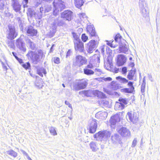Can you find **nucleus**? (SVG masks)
<instances>
[{"instance_id": "nucleus-1", "label": "nucleus", "mask_w": 160, "mask_h": 160, "mask_svg": "<svg viewBox=\"0 0 160 160\" xmlns=\"http://www.w3.org/2000/svg\"><path fill=\"white\" fill-rule=\"evenodd\" d=\"M28 58L30 59L33 62H38L41 59H42L44 57L42 51L39 50L37 52H33L31 51L28 52L27 54Z\"/></svg>"}, {"instance_id": "nucleus-2", "label": "nucleus", "mask_w": 160, "mask_h": 160, "mask_svg": "<svg viewBox=\"0 0 160 160\" xmlns=\"http://www.w3.org/2000/svg\"><path fill=\"white\" fill-rule=\"evenodd\" d=\"M53 4V15L56 16L59 13V11L63 9L65 7L64 2L61 0H54Z\"/></svg>"}, {"instance_id": "nucleus-3", "label": "nucleus", "mask_w": 160, "mask_h": 160, "mask_svg": "<svg viewBox=\"0 0 160 160\" xmlns=\"http://www.w3.org/2000/svg\"><path fill=\"white\" fill-rule=\"evenodd\" d=\"M111 135L110 132L107 130L100 131L94 135V137L97 140L106 141Z\"/></svg>"}, {"instance_id": "nucleus-4", "label": "nucleus", "mask_w": 160, "mask_h": 160, "mask_svg": "<svg viewBox=\"0 0 160 160\" xmlns=\"http://www.w3.org/2000/svg\"><path fill=\"white\" fill-rule=\"evenodd\" d=\"M98 42L97 40H91L87 44V51L88 53H92L97 47Z\"/></svg>"}, {"instance_id": "nucleus-5", "label": "nucleus", "mask_w": 160, "mask_h": 160, "mask_svg": "<svg viewBox=\"0 0 160 160\" xmlns=\"http://www.w3.org/2000/svg\"><path fill=\"white\" fill-rule=\"evenodd\" d=\"M52 7L51 5L46 3L42 6L39 8L40 13L39 15L37 17L38 19H40L42 18V13L48 12L51 10Z\"/></svg>"}, {"instance_id": "nucleus-6", "label": "nucleus", "mask_w": 160, "mask_h": 160, "mask_svg": "<svg viewBox=\"0 0 160 160\" xmlns=\"http://www.w3.org/2000/svg\"><path fill=\"white\" fill-rule=\"evenodd\" d=\"M87 85V82L84 79L78 81L73 86L74 89L76 90L85 88Z\"/></svg>"}, {"instance_id": "nucleus-7", "label": "nucleus", "mask_w": 160, "mask_h": 160, "mask_svg": "<svg viewBox=\"0 0 160 160\" xmlns=\"http://www.w3.org/2000/svg\"><path fill=\"white\" fill-rule=\"evenodd\" d=\"M118 132L122 137H129L131 136L130 130L124 127L118 128L117 129Z\"/></svg>"}, {"instance_id": "nucleus-8", "label": "nucleus", "mask_w": 160, "mask_h": 160, "mask_svg": "<svg viewBox=\"0 0 160 160\" xmlns=\"http://www.w3.org/2000/svg\"><path fill=\"white\" fill-rule=\"evenodd\" d=\"M9 32L7 35V38L10 40H12L15 38L18 35L14 26H9Z\"/></svg>"}, {"instance_id": "nucleus-9", "label": "nucleus", "mask_w": 160, "mask_h": 160, "mask_svg": "<svg viewBox=\"0 0 160 160\" xmlns=\"http://www.w3.org/2000/svg\"><path fill=\"white\" fill-rule=\"evenodd\" d=\"M87 60L85 58L81 55H78L76 56L74 60V64L79 67L85 64Z\"/></svg>"}, {"instance_id": "nucleus-10", "label": "nucleus", "mask_w": 160, "mask_h": 160, "mask_svg": "<svg viewBox=\"0 0 160 160\" xmlns=\"http://www.w3.org/2000/svg\"><path fill=\"white\" fill-rule=\"evenodd\" d=\"M100 54H94L90 58L89 61L94 65L95 67H98L100 62Z\"/></svg>"}, {"instance_id": "nucleus-11", "label": "nucleus", "mask_w": 160, "mask_h": 160, "mask_svg": "<svg viewBox=\"0 0 160 160\" xmlns=\"http://www.w3.org/2000/svg\"><path fill=\"white\" fill-rule=\"evenodd\" d=\"M89 132L91 133H94L96 131L97 126V123L95 119H92L89 121Z\"/></svg>"}, {"instance_id": "nucleus-12", "label": "nucleus", "mask_w": 160, "mask_h": 160, "mask_svg": "<svg viewBox=\"0 0 160 160\" xmlns=\"http://www.w3.org/2000/svg\"><path fill=\"white\" fill-rule=\"evenodd\" d=\"M127 118L133 123H136L138 121V116L136 113L132 114L130 112H128L127 114Z\"/></svg>"}, {"instance_id": "nucleus-13", "label": "nucleus", "mask_w": 160, "mask_h": 160, "mask_svg": "<svg viewBox=\"0 0 160 160\" xmlns=\"http://www.w3.org/2000/svg\"><path fill=\"white\" fill-rule=\"evenodd\" d=\"M72 12L71 11L66 10L62 13L61 17L65 19L66 20L70 21L71 19L72 16Z\"/></svg>"}, {"instance_id": "nucleus-14", "label": "nucleus", "mask_w": 160, "mask_h": 160, "mask_svg": "<svg viewBox=\"0 0 160 160\" xmlns=\"http://www.w3.org/2000/svg\"><path fill=\"white\" fill-rule=\"evenodd\" d=\"M126 61V58L123 55H119L118 56L117 64L118 66L123 65Z\"/></svg>"}, {"instance_id": "nucleus-15", "label": "nucleus", "mask_w": 160, "mask_h": 160, "mask_svg": "<svg viewBox=\"0 0 160 160\" xmlns=\"http://www.w3.org/2000/svg\"><path fill=\"white\" fill-rule=\"evenodd\" d=\"M74 48L76 51L83 52L84 49L83 43L81 41L74 42Z\"/></svg>"}, {"instance_id": "nucleus-16", "label": "nucleus", "mask_w": 160, "mask_h": 160, "mask_svg": "<svg viewBox=\"0 0 160 160\" xmlns=\"http://www.w3.org/2000/svg\"><path fill=\"white\" fill-rule=\"evenodd\" d=\"M87 32L91 36H94L96 38L97 37L96 32L93 25H88L87 28Z\"/></svg>"}, {"instance_id": "nucleus-17", "label": "nucleus", "mask_w": 160, "mask_h": 160, "mask_svg": "<svg viewBox=\"0 0 160 160\" xmlns=\"http://www.w3.org/2000/svg\"><path fill=\"white\" fill-rule=\"evenodd\" d=\"M27 33L31 36H36L37 33V31L34 29L32 26L27 27L26 29Z\"/></svg>"}, {"instance_id": "nucleus-18", "label": "nucleus", "mask_w": 160, "mask_h": 160, "mask_svg": "<svg viewBox=\"0 0 160 160\" xmlns=\"http://www.w3.org/2000/svg\"><path fill=\"white\" fill-rule=\"evenodd\" d=\"M108 114L107 112L105 111H101L97 113L95 116L98 118L104 119L107 117Z\"/></svg>"}, {"instance_id": "nucleus-19", "label": "nucleus", "mask_w": 160, "mask_h": 160, "mask_svg": "<svg viewBox=\"0 0 160 160\" xmlns=\"http://www.w3.org/2000/svg\"><path fill=\"white\" fill-rule=\"evenodd\" d=\"M16 45L17 46L20 50L25 52L26 51V49L24 46V43L20 39H18L16 41Z\"/></svg>"}, {"instance_id": "nucleus-20", "label": "nucleus", "mask_w": 160, "mask_h": 160, "mask_svg": "<svg viewBox=\"0 0 160 160\" xmlns=\"http://www.w3.org/2000/svg\"><path fill=\"white\" fill-rule=\"evenodd\" d=\"M135 72V69H131L129 71L128 73L127 76V78L130 80H132L135 79L136 77Z\"/></svg>"}, {"instance_id": "nucleus-21", "label": "nucleus", "mask_w": 160, "mask_h": 160, "mask_svg": "<svg viewBox=\"0 0 160 160\" xmlns=\"http://www.w3.org/2000/svg\"><path fill=\"white\" fill-rule=\"evenodd\" d=\"M120 120V118L118 115H115L112 116L110 120L111 127H112V125H115L116 122L119 121Z\"/></svg>"}, {"instance_id": "nucleus-22", "label": "nucleus", "mask_w": 160, "mask_h": 160, "mask_svg": "<svg viewBox=\"0 0 160 160\" xmlns=\"http://www.w3.org/2000/svg\"><path fill=\"white\" fill-rule=\"evenodd\" d=\"M25 41L31 49L34 50L36 48V45L30 39L27 38H25Z\"/></svg>"}, {"instance_id": "nucleus-23", "label": "nucleus", "mask_w": 160, "mask_h": 160, "mask_svg": "<svg viewBox=\"0 0 160 160\" xmlns=\"http://www.w3.org/2000/svg\"><path fill=\"white\" fill-rule=\"evenodd\" d=\"M57 23V21L56 20L55 22L53 24V25L52 28H50V33L51 34L50 36L51 37H52L53 36L54 34L56 32V29L57 27L56 25Z\"/></svg>"}, {"instance_id": "nucleus-24", "label": "nucleus", "mask_w": 160, "mask_h": 160, "mask_svg": "<svg viewBox=\"0 0 160 160\" xmlns=\"http://www.w3.org/2000/svg\"><path fill=\"white\" fill-rule=\"evenodd\" d=\"M124 107L125 106L122 102H116L114 106V108L116 110H122Z\"/></svg>"}, {"instance_id": "nucleus-25", "label": "nucleus", "mask_w": 160, "mask_h": 160, "mask_svg": "<svg viewBox=\"0 0 160 160\" xmlns=\"http://www.w3.org/2000/svg\"><path fill=\"white\" fill-rule=\"evenodd\" d=\"M85 0H74L75 6L78 8H80L83 5Z\"/></svg>"}, {"instance_id": "nucleus-26", "label": "nucleus", "mask_w": 160, "mask_h": 160, "mask_svg": "<svg viewBox=\"0 0 160 160\" xmlns=\"http://www.w3.org/2000/svg\"><path fill=\"white\" fill-rule=\"evenodd\" d=\"M14 2L12 5L13 9L15 12H18L21 10V5L18 3H17L16 1Z\"/></svg>"}, {"instance_id": "nucleus-27", "label": "nucleus", "mask_w": 160, "mask_h": 160, "mask_svg": "<svg viewBox=\"0 0 160 160\" xmlns=\"http://www.w3.org/2000/svg\"><path fill=\"white\" fill-rule=\"evenodd\" d=\"M27 15L30 17L35 16L37 18L38 16L39 15V13L38 14H35L34 12L32 10V9L30 8H29L27 12Z\"/></svg>"}, {"instance_id": "nucleus-28", "label": "nucleus", "mask_w": 160, "mask_h": 160, "mask_svg": "<svg viewBox=\"0 0 160 160\" xmlns=\"http://www.w3.org/2000/svg\"><path fill=\"white\" fill-rule=\"evenodd\" d=\"M93 94L99 98H104L105 97V95L102 92L98 90H94L93 91Z\"/></svg>"}, {"instance_id": "nucleus-29", "label": "nucleus", "mask_w": 160, "mask_h": 160, "mask_svg": "<svg viewBox=\"0 0 160 160\" xmlns=\"http://www.w3.org/2000/svg\"><path fill=\"white\" fill-rule=\"evenodd\" d=\"M90 146L91 149L93 152H96L98 149V148L97 146L96 143L93 142H90Z\"/></svg>"}, {"instance_id": "nucleus-30", "label": "nucleus", "mask_w": 160, "mask_h": 160, "mask_svg": "<svg viewBox=\"0 0 160 160\" xmlns=\"http://www.w3.org/2000/svg\"><path fill=\"white\" fill-rule=\"evenodd\" d=\"M49 131L51 135L53 136H56L57 135L56 129L55 127L52 126L49 127Z\"/></svg>"}, {"instance_id": "nucleus-31", "label": "nucleus", "mask_w": 160, "mask_h": 160, "mask_svg": "<svg viewBox=\"0 0 160 160\" xmlns=\"http://www.w3.org/2000/svg\"><path fill=\"white\" fill-rule=\"evenodd\" d=\"M84 73L88 75H91L94 74V72L91 69L85 68L83 69Z\"/></svg>"}, {"instance_id": "nucleus-32", "label": "nucleus", "mask_w": 160, "mask_h": 160, "mask_svg": "<svg viewBox=\"0 0 160 160\" xmlns=\"http://www.w3.org/2000/svg\"><path fill=\"white\" fill-rule=\"evenodd\" d=\"M119 50L120 52L126 53L128 51V48L124 45H120L119 46Z\"/></svg>"}, {"instance_id": "nucleus-33", "label": "nucleus", "mask_w": 160, "mask_h": 160, "mask_svg": "<svg viewBox=\"0 0 160 160\" xmlns=\"http://www.w3.org/2000/svg\"><path fill=\"white\" fill-rule=\"evenodd\" d=\"M37 72L38 74L42 77H43L42 73L44 74H46L47 73L46 70L43 68H41L39 69H38L37 71Z\"/></svg>"}, {"instance_id": "nucleus-34", "label": "nucleus", "mask_w": 160, "mask_h": 160, "mask_svg": "<svg viewBox=\"0 0 160 160\" xmlns=\"http://www.w3.org/2000/svg\"><path fill=\"white\" fill-rule=\"evenodd\" d=\"M117 80H118L119 82L122 83H126L128 82V80H127L125 78H122L121 76H118L116 78Z\"/></svg>"}, {"instance_id": "nucleus-35", "label": "nucleus", "mask_w": 160, "mask_h": 160, "mask_svg": "<svg viewBox=\"0 0 160 160\" xmlns=\"http://www.w3.org/2000/svg\"><path fill=\"white\" fill-rule=\"evenodd\" d=\"M72 36L74 38V42L81 41L79 38V35L75 32L72 33Z\"/></svg>"}, {"instance_id": "nucleus-36", "label": "nucleus", "mask_w": 160, "mask_h": 160, "mask_svg": "<svg viewBox=\"0 0 160 160\" xmlns=\"http://www.w3.org/2000/svg\"><path fill=\"white\" fill-rule=\"evenodd\" d=\"M117 43H118L115 40V41H109L107 43V44L112 48H115L118 45Z\"/></svg>"}, {"instance_id": "nucleus-37", "label": "nucleus", "mask_w": 160, "mask_h": 160, "mask_svg": "<svg viewBox=\"0 0 160 160\" xmlns=\"http://www.w3.org/2000/svg\"><path fill=\"white\" fill-rule=\"evenodd\" d=\"M36 86L38 88H41L43 86V82L42 80L41 79H40L36 81Z\"/></svg>"}, {"instance_id": "nucleus-38", "label": "nucleus", "mask_w": 160, "mask_h": 160, "mask_svg": "<svg viewBox=\"0 0 160 160\" xmlns=\"http://www.w3.org/2000/svg\"><path fill=\"white\" fill-rule=\"evenodd\" d=\"M7 153L14 157L17 156V153L12 150H10L7 152Z\"/></svg>"}, {"instance_id": "nucleus-39", "label": "nucleus", "mask_w": 160, "mask_h": 160, "mask_svg": "<svg viewBox=\"0 0 160 160\" xmlns=\"http://www.w3.org/2000/svg\"><path fill=\"white\" fill-rule=\"evenodd\" d=\"M101 104L105 107H110L109 102L105 99L102 100L101 101Z\"/></svg>"}, {"instance_id": "nucleus-40", "label": "nucleus", "mask_w": 160, "mask_h": 160, "mask_svg": "<svg viewBox=\"0 0 160 160\" xmlns=\"http://www.w3.org/2000/svg\"><path fill=\"white\" fill-rule=\"evenodd\" d=\"M122 37L119 34H117L114 38L115 40L117 42L119 43L121 41Z\"/></svg>"}, {"instance_id": "nucleus-41", "label": "nucleus", "mask_w": 160, "mask_h": 160, "mask_svg": "<svg viewBox=\"0 0 160 160\" xmlns=\"http://www.w3.org/2000/svg\"><path fill=\"white\" fill-rule=\"evenodd\" d=\"M21 65L23 67L26 69H29L30 67V63L28 62L25 63H23Z\"/></svg>"}, {"instance_id": "nucleus-42", "label": "nucleus", "mask_w": 160, "mask_h": 160, "mask_svg": "<svg viewBox=\"0 0 160 160\" xmlns=\"http://www.w3.org/2000/svg\"><path fill=\"white\" fill-rule=\"evenodd\" d=\"M140 10L143 16L146 15L148 14V11L145 8V7H143L142 8H140Z\"/></svg>"}, {"instance_id": "nucleus-43", "label": "nucleus", "mask_w": 160, "mask_h": 160, "mask_svg": "<svg viewBox=\"0 0 160 160\" xmlns=\"http://www.w3.org/2000/svg\"><path fill=\"white\" fill-rule=\"evenodd\" d=\"M146 4V3L145 2V0H139V6L140 8H142L143 7H145Z\"/></svg>"}, {"instance_id": "nucleus-44", "label": "nucleus", "mask_w": 160, "mask_h": 160, "mask_svg": "<svg viewBox=\"0 0 160 160\" xmlns=\"http://www.w3.org/2000/svg\"><path fill=\"white\" fill-rule=\"evenodd\" d=\"M79 16L80 19L82 21L84 19H87V16L84 13H80Z\"/></svg>"}, {"instance_id": "nucleus-45", "label": "nucleus", "mask_w": 160, "mask_h": 160, "mask_svg": "<svg viewBox=\"0 0 160 160\" xmlns=\"http://www.w3.org/2000/svg\"><path fill=\"white\" fill-rule=\"evenodd\" d=\"M146 83L145 82L144 77V78L143 80V83L141 87V91L142 92H144L145 91V87Z\"/></svg>"}, {"instance_id": "nucleus-46", "label": "nucleus", "mask_w": 160, "mask_h": 160, "mask_svg": "<svg viewBox=\"0 0 160 160\" xmlns=\"http://www.w3.org/2000/svg\"><path fill=\"white\" fill-rule=\"evenodd\" d=\"M54 62L56 64H58L60 63V59L59 58L55 57L53 58Z\"/></svg>"}, {"instance_id": "nucleus-47", "label": "nucleus", "mask_w": 160, "mask_h": 160, "mask_svg": "<svg viewBox=\"0 0 160 160\" xmlns=\"http://www.w3.org/2000/svg\"><path fill=\"white\" fill-rule=\"evenodd\" d=\"M81 38L82 41L83 42H85L88 39V38L87 36H86L85 34H83L82 35Z\"/></svg>"}, {"instance_id": "nucleus-48", "label": "nucleus", "mask_w": 160, "mask_h": 160, "mask_svg": "<svg viewBox=\"0 0 160 160\" xmlns=\"http://www.w3.org/2000/svg\"><path fill=\"white\" fill-rule=\"evenodd\" d=\"M95 67L94 65L90 62L89 61V64L87 65L86 68L88 69H92Z\"/></svg>"}, {"instance_id": "nucleus-49", "label": "nucleus", "mask_w": 160, "mask_h": 160, "mask_svg": "<svg viewBox=\"0 0 160 160\" xmlns=\"http://www.w3.org/2000/svg\"><path fill=\"white\" fill-rule=\"evenodd\" d=\"M123 91L125 92L131 93L133 91V88H125L123 90Z\"/></svg>"}, {"instance_id": "nucleus-50", "label": "nucleus", "mask_w": 160, "mask_h": 160, "mask_svg": "<svg viewBox=\"0 0 160 160\" xmlns=\"http://www.w3.org/2000/svg\"><path fill=\"white\" fill-rule=\"evenodd\" d=\"M94 71L96 72V74L98 75L101 74L102 72V70L98 68H96Z\"/></svg>"}, {"instance_id": "nucleus-51", "label": "nucleus", "mask_w": 160, "mask_h": 160, "mask_svg": "<svg viewBox=\"0 0 160 160\" xmlns=\"http://www.w3.org/2000/svg\"><path fill=\"white\" fill-rule=\"evenodd\" d=\"M119 101L120 102H122L124 104V106L125 105H126L127 104L126 101V100L125 99L120 98Z\"/></svg>"}, {"instance_id": "nucleus-52", "label": "nucleus", "mask_w": 160, "mask_h": 160, "mask_svg": "<svg viewBox=\"0 0 160 160\" xmlns=\"http://www.w3.org/2000/svg\"><path fill=\"white\" fill-rule=\"evenodd\" d=\"M28 0H23V7L24 8L28 7L27 4L28 2Z\"/></svg>"}, {"instance_id": "nucleus-53", "label": "nucleus", "mask_w": 160, "mask_h": 160, "mask_svg": "<svg viewBox=\"0 0 160 160\" xmlns=\"http://www.w3.org/2000/svg\"><path fill=\"white\" fill-rule=\"evenodd\" d=\"M137 139L136 138H135L132 141V145L131 147H135L137 144Z\"/></svg>"}, {"instance_id": "nucleus-54", "label": "nucleus", "mask_w": 160, "mask_h": 160, "mask_svg": "<svg viewBox=\"0 0 160 160\" xmlns=\"http://www.w3.org/2000/svg\"><path fill=\"white\" fill-rule=\"evenodd\" d=\"M102 79L105 81H110L112 80V78L110 77H103L102 78Z\"/></svg>"}, {"instance_id": "nucleus-55", "label": "nucleus", "mask_w": 160, "mask_h": 160, "mask_svg": "<svg viewBox=\"0 0 160 160\" xmlns=\"http://www.w3.org/2000/svg\"><path fill=\"white\" fill-rule=\"evenodd\" d=\"M127 72V68L126 67H124L122 68V73L123 74H126Z\"/></svg>"}, {"instance_id": "nucleus-56", "label": "nucleus", "mask_w": 160, "mask_h": 160, "mask_svg": "<svg viewBox=\"0 0 160 160\" xmlns=\"http://www.w3.org/2000/svg\"><path fill=\"white\" fill-rule=\"evenodd\" d=\"M133 83L132 82H129L128 83V87H130V88H133V90L134 89V88L132 85Z\"/></svg>"}, {"instance_id": "nucleus-57", "label": "nucleus", "mask_w": 160, "mask_h": 160, "mask_svg": "<svg viewBox=\"0 0 160 160\" xmlns=\"http://www.w3.org/2000/svg\"><path fill=\"white\" fill-rule=\"evenodd\" d=\"M91 91H84V93L85 95L87 97L90 96V95H89V93L91 92Z\"/></svg>"}, {"instance_id": "nucleus-58", "label": "nucleus", "mask_w": 160, "mask_h": 160, "mask_svg": "<svg viewBox=\"0 0 160 160\" xmlns=\"http://www.w3.org/2000/svg\"><path fill=\"white\" fill-rule=\"evenodd\" d=\"M16 58L18 61V62L21 64H22L23 63L22 59L18 58V57H16Z\"/></svg>"}, {"instance_id": "nucleus-59", "label": "nucleus", "mask_w": 160, "mask_h": 160, "mask_svg": "<svg viewBox=\"0 0 160 160\" xmlns=\"http://www.w3.org/2000/svg\"><path fill=\"white\" fill-rule=\"evenodd\" d=\"M65 104L67 105L68 106V107L71 108H72V106L71 104L68 101H65Z\"/></svg>"}, {"instance_id": "nucleus-60", "label": "nucleus", "mask_w": 160, "mask_h": 160, "mask_svg": "<svg viewBox=\"0 0 160 160\" xmlns=\"http://www.w3.org/2000/svg\"><path fill=\"white\" fill-rule=\"evenodd\" d=\"M21 151L22 152L23 154L25 155L26 156L27 158H28V157H29L28 153L26 152H25V151L22 150H21Z\"/></svg>"}, {"instance_id": "nucleus-61", "label": "nucleus", "mask_w": 160, "mask_h": 160, "mask_svg": "<svg viewBox=\"0 0 160 160\" xmlns=\"http://www.w3.org/2000/svg\"><path fill=\"white\" fill-rule=\"evenodd\" d=\"M71 51L70 50H69L67 52L66 57L68 58V57L70 56L71 54Z\"/></svg>"}, {"instance_id": "nucleus-62", "label": "nucleus", "mask_w": 160, "mask_h": 160, "mask_svg": "<svg viewBox=\"0 0 160 160\" xmlns=\"http://www.w3.org/2000/svg\"><path fill=\"white\" fill-rule=\"evenodd\" d=\"M64 24V22L63 21H61L58 23L59 26H63Z\"/></svg>"}, {"instance_id": "nucleus-63", "label": "nucleus", "mask_w": 160, "mask_h": 160, "mask_svg": "<svg viewBox=\"0 0 160 160\" xmlns=\"http://www.w3.org/2000/svg\"><path fill=\"white\" fill-rule=\"evenodd\" d=\"M128 65L129 67L133 68L134 66V64L133 62H131Z\"/></svg>"}, {"instance_id": "nucleus-64", "label": "nucleus", "mask_w": 160, "mask_h": 160, "mask_svg": "<svg viewBox=\"0 0 160 160\" xmlns=\"http://www.w3.org/2000/svg\"><path fill=\"white\" fill-rule=\"evenodd\" d=\"M17 19L18 20L19 23H22V21L20 19V18H18Z\"/></svg>"}]
</instances>
